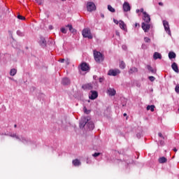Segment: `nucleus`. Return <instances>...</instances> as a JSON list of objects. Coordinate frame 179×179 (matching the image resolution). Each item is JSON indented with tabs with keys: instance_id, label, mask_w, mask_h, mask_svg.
<instances>
[{
	"instance_id": "obj_57",
	"label": "nucleus",
	"mask_w": 179,
	"mask_h": 179,
	"mask_svg": "<svg viewBox=\"0 0 179 179\" xmlns=\"http://www.w3.org/2000/svg\"><path fill=\"white\" fill-rule=\"evenodd\" d=\"M138 26H139V24L136 23V24H135V27H138Z\"/></svg>"
},
{
	"instance_id": "obj_45",
	"label": "nucleus",
	"mask_w": 179,
	"mask_h": 179,
	"mask_svg": "<svg viewBox=\"0 0 179 179\" xmlns=\"http://www.w3.org/2000/svg\"><path fill=\"white\" fill-rule=\"evenodd\" d=\"M59 62H61L62 64H64V62H65V59H61L59 60Z\"/></svg>"
},
{
	"instance_id": "obj_63",
	"label": "nucleus",
	"mask_w": 179,
	"mask_h": 179,
	"mask_svg": "<svg viewBox=\"0 0 179 179\" xmlns=\"http://www.w3.org/2000/svg\"><path fill=\"white\" fill-rule=\"evenodd\" d=\"M62 1H66V0H62Z\"/></svg>"
},
{
	"instance_id": "obj_15",
	"label": "nucleus",
	"mask_w": 179,
	"mask_h": 179,
	"mask_svg": "<svg viewBox=\"0 0 179 179\" xmlns=\"http://www.w3.org/2000/svg\"><path fill=\"white\" fill-rule=\"evenodd\" d=\"M107 93L109 96H115L117 92L114 90V88H109L107 90Z\"/></svg>"
},
{
	"instance_id": "obj_61",
	"label": "nucleus",
	"mask_w": 179,
	"mask_h": 179,
	"mask_svg": "<svg viewBox=\"0 0 179 179\" xmlns=\"http://www.w3.org/2000/svg\"><path fill=\"white\" fill-rule=\"evenodd\" d=\"M87 163H89V162H88V161H87Z\"/></svg>"
},
{
	"instance_id": "obj_9",
	"label": "nucleus",
	"mask_w": 179,
	"mask_h": 179,
	"mask_svg": "<svg viewBox=\"0 0 179 179\" xmlns=\"http://www.w3.org/2000/svg\"><path fill=\"white\" fill-rule=\"evenodd\" d=\"M141 27L145 33H148V31H149L150 29V24H146L145 22H142Z\"/></svg>"
},
{
	"instance_id": "obj_29",
	"label": "nucleus",
	"mask_w": 179,
	"mask_h": 179,
	"mask_svg": "<svg viewBox=\"0 0 179 179\" xmlns=\"http://www.w3.org/2000/svg\"><path fill=\"white\" fill-rule=\"evenodd\" d=\"M125 66H126L125 62H124V61L120 62V69H125Z\"/></svg>"
},
{
	"instance_id": "obj_32",
	"label": "nucleus",
	"mask_w": 179,
	"mask_h": 179,
	"mask_svg": "<svg viewBox=\"0 0 179 179\" xmlns=\"http://www.w3.org/2000/svg\"><path fill=\"white\" fill-rule=\"evenodd\" d=\"M60 31H61L62 33H63V34H66V33H67L66 29H65L64 27H62V28L60 29Z\"/></svg>"
},
{
	"instance_id": "obj_6",
	"label": "nucleus",
	"mask_w": 179,
	"mask_h": 179,
	"mask_svg": "<svg viewBox=\"0 0 179 179\" xmlns=\"http://www.w3.org/2000/svg\"><path fill=\"white\" fill-rule=\"evenodd\" d=\"M163 25L166 33H168L169 36H171V31L170 30V26L169 25V22L164 20Z\"/></svg>"
},
{
	"instance_id": "obj_3",
	"label": "nucleus",
	"mask_w": 179,
	"mask_h": 179,
	"mask_svg": "<svg viewBox=\"0 0 179 179\" xmlns=\"http://www.w3.org/2000/svg\"><path fill=\"white\" fill-rule=\"evenodd\" d=\"M82 35L85 38H89L90 40H92L93 38V36L92 35V33L90 32V29L85 28L82 31Z\"/></svg>"
},
{
	"instance_id": "obj_4",
	"label": "nucleus",
	"mask_w": 179,
	"mask_h": 179,
	"mask_svg": "<svg viewBox=\"0 0 179 179\" xmlns=\"http://www.w3.org/2000/svg\"><path fill=\"white\" fill-rule=\"evenodd\" d=\"M87 12H94V10H96V4L93 1H88L87 3Z\"/></svg>"
},
{
	"instance_id": "obj_40",
	"label": "nucleus",
	"mask_w": 179,
	"mask_h": 179,
	"mask_svg": "<svg viewBox=\"0 0 179 179\" xmlns=\"http://www.w3.org/2000/svg\"><path fill=\"white\" fill-rule=\"evenodd\" d=\"M65 63L66 64V65H69V64H71V60L69 59H66L65 60Z\"/></svg>"
},
{
	"instance_id": "obj_54",
	"label": "nucleus",
	"mask_w": 179,
	"mask_h": 179,
	"mask_svg": "<svg viewBox=\"0 0 179 179\" xmlns=\"http://www.w3.org/2000/svg\"><path fill=\"white\" fill-rule=\"evenodd\" d=\"M136 13H139L141 12V10L137 9V10H136Z\"/></svg>"
},
{
	"instance_id": "obj_33",
	"label": "nucleus",
	"mask_w": 179,
	"mask_h": 179,
	"mask_svg": "<svg viewBox=\"0 0 179 179\" xmlns=\"http://www.w3.org/2000/svg\"><path fill=\"white\" fill-rule=\"evenodd\" d=\"M66 27H69V31H72V30H73V27H72V24H67Z\"/></svg>"
},
{
	"instance_id": "obj_38",
	"label": "nucleus",
	"mask_w": 179,
	"mask_h": 179,
	"mask_svg": "<svg viewBox=\"0 0 179 179\" xmlns=\"http://www.w3.org/2000/svg\"><path fill=\"white\" fill-rule=\"evenodd\" d=\"M84 112L85 113V114L90 113V110H88L87 108H86V107H84Z\"/></svg>"
},
{
	"instance_id": "obj_20",
	"label": "nucleus",
	"mask_w": 179,
	"mask_h": 179,
	"mask_svg": "<svg viewBox=\"0 0 179 179\" xmlns=\"http://www.w3.org/2000/svg\"><path fill=\"white\" fill-rule=\"evenodd\" d=\"M146 68L149 72H151V73H156V69H153L152 66L147 65Z\"/></svg>"
},
{
	"instance_id": "obj_12",
	"label": "nucleus",
	"mask_w": 179,
	"mask_h": 179,
	"mask_svg": "<svg viewBox=\"0 0 179 179\" xmlns=\"http://www.w3.org/2000/svg\"><path fill=\"white\" fill-rule=\"evenodd\" d=\"M82 89H83V90H92V89H93V85L92 83L85 84L82 85Z\"/></svg>"
},
{
	"instance_id": "obj_11",
	"label": "nucleus",
	"mask_w": 179,
	"mask_h": 179,
	"mask_svg": "<svg viewBox=\"0 0 179 179\" xmlns=\"http://www.w3.org/2000/svg\"><path fill=\"white\" fill-rule=\"evenodd\" d=\"M143 19L146 24H149L150 22V15H149L148 13H143Z\"/></svg>"
},
{
	"instance_id": "obj_7",
	"label": "nucleus",
	"mask_w": 179,
	"mask_h": 179,
	"mask_svg": "<svg viewBox=\"0 0 179 179\" xmlns=\"http://www.w3.org/2000/svg\"><path fill=\"white\" fill-rule=\"evenodd\" d=\"M38 44L42 47V48H45L47 47V41L45 40V38L41 36Z\"/></svg>"
},
{
	"instance_id": "obj_22",
	"label": "nucleus",
	"mask_w": 179,
	"mask_h": 179,
	"mask_svg": "<svg viewBox=\"0 0 179 179\" xmlns=\"http://www.w3.org/2000/svg\"><path fill=\"white\" fill-rule=\"evenodd\" d=\"M158 161H159V163H160L161 164H163L164 163H167V158L164 157H162L159 158Z\"/></svg>"
},
{
	"instance_id": "obj_17",
	"label": "nucleus",
	"mask_w": 179,
	"mask_h": 179,
	"mask_svg": "<svg viewBox=\"0 0 179 179\" xmlns=\"http://www.w3.org/2000/svg\"><path fill=\"white\" fill-rule=\"evenodd\" d=\"M72 163H73V166H75L76 167H79V166H80V164H82L80 161L78 159H73Z\"/></svg>"
},
{
	"instance_id": "obj_43",
	"label": "nucleus",
	"mask_w": 179,
	"mask_h": 179,
	"mask_svg": "<svg viewBox=\"0 0 179 179\" xmlns=\"http://www.w3.org/2000/svg\"><path fill=\"white\" fill-rule=\"evenodd\" d=\"M158 136H159V138L164 139V136H163V134L162 133H158Z\"/></svg>"
},
{
	"instance_id": "obj_50",
	"label": "nucleus",
	"mask_w": 179,
	"mask_h": 179,
	"mask_svg": "<svg viewBox=\"0 0 179 179\" xmlns=\"http://www.w3.org/2000/svg\"><path fill=\"white\" fill-rule=\"evenodd\" d=\"M159 143H160V145H162V146H163V145H164V141H160Z\"/></svg>"
},
{
	"instance_id": "obj_51",
	"label": "nucleus",
	"mask_w": 179,
	"mask_h": 179,
	"mask_svg": "<svg viewBox=\"0 0 179 179\" xmlns=\"http://www.w3.org/2000/svg\"><path fill=\"white\" fill-rule=\"evenodd\" d=\"M115 34H116V36H120V32L118 31H116Z\"/></svg>"
},
{
	"instance_id": "obj_58",
	"label": "nucleus",
	"mask_w": 179,
	"mask_h": 179,
	"mask_svg": "<svg viewBox=\"0 0 179 179\" xmlns=\"http://www.w3.org/2000/svg\"><path fill=\"white\" fill-rule=\"evenodd\" d=\"M173 152H178V150H177V148H173Z\"/></svg>"
},
{
	"instance_id": "obj_52",
	"label": "nucleus",
	"mask_w": 179,
	"mask_h": 179,
	"mask_svg": "<svg viewBox=\"0 0 179 179\" xmlns=\"http://www.w3.org/2000/svg\"><path fill=\"white\" fill-rule=\"evenodd\" d=\"M145 47H146V45H145V44H143L142 46H141V48H142L143 49H145Z\"/></svg>"
},
{
	"instance_id": "obj_18",
	"label": "nucleus",
	"mask_w": 179,
	"mask_h": 179,
	"mask_svg": "<svg viewBox=\"0 0 179 179\" xmlns=\"http://www.w3.org/2000/svg\"><path fill=\"white\" fill-rule=\"evenodd\" d=\"M136 72H138V68H136V67H131L129 70V75H132L133 73H135Z\"/></svg>"
},
{
	"instance_id": "obj_23",
	"label": "nucleus",
	"mask_w": 179,
	"mask_h": 179,
	"mask_svg": "<svg viewBox=\"0 0 179 179\" xmlns=\"http://www.w3.org/2000/svg\"><path fill=\"white\" fill-rule=\"evenodd\" d=\"M176 57H177V55H176V52H169V59H173L174 58H176Z\"/></svg>"
},
{
	"instance_id": "obj_5",
	"label": "nucleus",
	"mask_w": 179,
	"mask_h": 179,
	"mask_svg": "<svg viewBox=\"0 0 179 179\" xmlns=\"http://www.w3.org/2000/svg\"><path fill=\"white\" fill-rule=\"evenodd\" d=\"M80 68L83 72H87V71H90V66L86 62H83L80 65Z\"/></svg>"
},
{
	"instance_id": "obj_36",
	"label": "nucleus",
	"mask_w": 179,
	"mask_h": 179,
	"mask_svg": "<svg viewBox=\"0 0 179 179\" xmlns=\"http://www.w3.org/2000/svg\"><path fill=\"white\" fill-rule=\"evenodd\" d=\"M17 17V19H20V20H24L26 19V17H24L20 15H18Z\"/></svg>"
},
{
	"instance_id": "obj_53",
	"label": "nucleus",
	"mask_w": 179,
	"mask_h": 179,
	"mask_svg": "<svg viewBox=\"0 0 179 179\" xmlns=\"http://www.w3.org/2000/svg\"><path fill=\"white\" fill-rule=\"evenodd\" d=\"M101 17H102V19H104V14L101 13Z\"/></svg>"
},
{
	"instance_id": "obj_31",
	"label": "nucleus",
	"mask_w": 179,
	"mask_h": 179,
	"mask_svg": "<svg viewBox=\"0 0 179 179\" xmlns=\"http://www.w3.org/2000/svg\"><path fill=\"white\" fill-rule=\"evenodd\" d=\"M17 36H20V37H24V33L22 32L20 30L17 31Z\"/></svg>"
},
{
	"instance_id": "obj_10",
	"label": "nucleus",
	"mask_w": 179,
	"mask_h": 179,
	"mask_svg": "<svg viewBox=\"0 0 179 179\" xmlns=\"http://www.w3.org/2000/svg\"><path fill=\"white\" fill-rule=\"evenodd\" d=\"M123 10L124 12H129V10H131V6L129 5V3L125 1L123 3Z\"/></svg>"
},
{
	"instance_id": "obj_44",
	"label": "nucleus",
	"mask_w": 179,
	"mask_h": 179,
	"mask_svg": "<svg viewBox=\"0 0 179 179\" xmlns=\"http://www.w3.org/2000/svg\"><path fill=\"white\" fill-rule=\"evenodd\" d=\"M122 50H127V45H122Z\"/></svg>"
},
{
	"instance_id": "obj_42",
	"label": "nucleus",
	"mask_w": 179,
	"mask_h": 179,
	"mask_svg": "<svg viewBox=\"0 0 179 179\" xmlns=\"http://www.w3.org/2000/svg\"><path fill=\"white\" fill-rule=\"evenodd\" d=\"M103 81H104V78H103V77L99 78V83H103Z\"/></svg>"
},
{
	"instance_id": "obj_1",
	"label": "nucleus",
	"mask_w": 179,
	"mask_h": 179,
	"mask_svg": "<svg viewBox=\"0 0 179 179\" xmlns=\"http://www.w3.org/2000/svg\"><path fill=\"white\" fill-rule=\"evenodd\" d=\"M86 125L90 131L94 129V124L93 122L90 121V117H84L81 118L80 121V128H85Z\"/></svg>"
},
{
	"instance_id": "obj_47",
	"label": "nucleus",
	"mask_w": 179,
	"mask_h": 179,
	"mask_svg": "<svg viewBox=\"0 0 179 179\" xmlns=\"http://www.w3.org/2000/svg\"><path fill=\"white\" fill-rule=\"evenodd\" d=\"M113 22H114V23H115V24H118V20L114 19Z\"/></svg>"
},
{
	"instance_id": "obj_14",
	"label": "nucleus",
	"mask_w": 179,
	"mask_h": 179,
	"mask_svg": "<svg viewBox=\"0 0 179 179\" xmlns=\"http://www.w3.org/2000/svg\"><path fill=\"white\" fill-rule=\"evenodd\" d=\"M62 84L64 85V86H68V85L71 84V80L68 78H64L62 80Z\"/></svg>"
},
{
	"instance_id": "obj_8",
	"label": "nucleus",
	"mask_w": 179,
	"mask_h": 179,
	"mask_svg": "<svg viewBox=\"0 0 179 179\" xmlns=\"http://www.w3.org/2000/svg\"><path fill=\"white\" fill-rule=\"evenodd\" d=\"M119 73H121L120 69H113L109 70L108 75H109V76H117Z\"/></svg>"
},
{
	"instance_id": "obj_48",
	"label": "nucleus",
	"mask_w": 179,
	"mask_h": 179,
	"mask_svg": "<svg viewBox=\"0 0 179 179\" xmlns=\"http://www.w3.org/2000/svg\"><path fill=\"white\" fill-rule=\"evenodd\" d=\"M71 33H76V29H73L71 31Z\"/></svg>"
},
{
	"instance_id": "obj_25",
	"label": "nucleus",
	"mask_w": 179,
	"mask_h": 179,
	"mask_svg": "<svg viewBox=\"0 0 179 179\" xmlns=\"http://www.w3.org/2000/svg\"><path fill=\"white\" fill-rule=\"evenodd\" d=\"M8 136H10L11 138H15V139H17L18 141H22V139H20L19 136L16 135V134H8Z\"/></svg>"
},
{
	"instance_id": "obj_27",
	"label": "nucleus",
	"mask_w": 179,
	"mask_h": 179,
	"mask_svg": "<svg viewBox=\"0 0 179 179\" xmlns=\"http://www.w3.org/2000/svg\"><path fill=\"white\" fill-rule=\"evenodd\" d=\"M108 10H109V12H111L112 13H114V12H115V8H113L111 5H108Z\"/></svg>"
},
{
	"instance_id": "obj_16",
	"label": "nucleus",
	"mask_w": 179,
	"mask_h": 179,
	"mask_svg": "<svg viewBox=\"0 0 179 179\" xmlns=\"http://www.w3.org/2000/svg\"><path fill=\"white\" fill-rule=\"evenodd\" d=\"M172 69L176 72V73H179V70H178V66L177 65V63L173 62L171 65Z\"/></svg>"
},
{
	"instance_id": "obj_26",
	"label": "nucleus",
	"mask_w": 179,
	"mask_h": 179,
	"mask_svg": "<svg viewBox=\"0 0 179 179\" xmlns=\"http://www.w3.org/2000/svg\"><path fill=\"white\" fill-rule=\"evenodd\" d=\"M17 71L15 69H12L10 71V76H15Z\"/></svg>"
},
{
	"instance_id": "obj_62",
	"label": "nucleus",
	"mask_w": 179,
	"mask_h": 179,
	"mask_svg": "<svg viewBox=\"0 0 179 179\" xmlns=\"http://www.w3.org/2000/svg\"><path fill=\"white\" fill-rule=\"evenodd\" d=\"M87 163H89V162H88V161H87Z\"/></svg>"
},
{
	"instance_id": "obj_39",
	"label": "nucleus",
	"mask_w": 179,
	"mask_h": 179,
	"mask_svg": "<svg viewBox=\"0 0 179 179\" xmlns=\"http://www.w3.org/2000/svg\"><path fill=\"white\" fill-rule=\"evenodd\" d=\"M175 91L177 92V93H179V85H177L175 87Z\"/></svg>"
},
{
	"instance_id": "obj_2",
	"label": "nucleus",
	"mask_w": 179,
	"mask_h": 179,
	"mask_svg": "<svg viewBox=\"0 0 179 179\" xmlns=\"http://www.w3.org/2000/svg\"><path fill=\"white\" fill-rule=\"evenodd\" d=\"M94 58L96 62H98L99 64V62H103V61L104 60V59L103 58V54L96 50H94Z\"/></svg>"
},
{
	"instance_id": "obj_35",
	"label": "nucleus",
	"mask_w": 179,
	"mask_h": 179,
	"mask_svg": "<svg viewBox=\"0 0 179 179\" xmlns=\"http://www.w3.org/2000/svg\"><path fill=\"white\" fill-rule=\"evenodd\" d=\"M100 155H101V153L95 152V153L92 154V156H93V157H99V156H100Z\"/></svg>"
},
{
	"instance_id": "obj_49",
	"label": "nucleus",
	"mask_w": 179,
	"mask_h": 179,
	"mask_svg": "<svg viewBox=\"0 0 179 179\" xmlns=\"http://www.w3.org/2000/svg\"><path fill=\"white\" fill-rule=\"evenodd\" d=\"M0 135H5L6 136H8L9 134L0 133Z\"/></svg>"
},
{
	"instance_id": "obj_30",
	"label": "nucleus",
	"mask_w": 179,
	"mask_h": 179,
	"mask_svg": "<svg viewBox=\"0 0 179 179\" xmlns=\"http://www.w3.org/2000/svg\"><path fill=\"white\" fill-rule=\"evenodd\" d=\"M121 102L122 107H125V106H127V99H125V98H122L121 99Z\"/></svg>"
},
{
	"instance_id": "obj_41",
	"label": "nucleus",
	"mask_w": 179,
	"mask_h": 179,
	"mask_svg": "<svg viewBox=\"0 0 179 179\" xmlns=\"http://www.w3.org/2000/svg\"><path fill=\"white\" fill-rule=\"evenodd\" d=\"M35 1H36V3H37L38 5H41V3H43V2L41 1V0H35Z\"/></svg>"
},
{
	"instance_id": "obj_59",
	"label": "nucleus",
	"mask_w": 179,
	"mask_h": 179,
	"mask_svg": "<svg viewBox=\"0 0 179 179\" xmlns=\"http://www.w3.org/2000/svg\"><path fill=\"white\" fill-rule=\"evenodd\" d=\"M124 117H127V113H124Z\"/></svg>"
},
{
	"instance_id": "obj_13",
	"label": "nucleus",
	"mask_w": 179,
	"mask_h": 179,
	"mask_svg": "<svg viewBox=\"0 0 179 179\" xmlns=\"http://www.w3.org/2000/svg\"><path fill=\"white\" fill-rule=\"evenodd\" d=\"M91 96H90V100H95V99H97L99 96V94L97 93L96 91H91Z\"/></svg>"
},
{
	"instance_id": "obj_24",
	"label": "nucleus",
	"mask_w": 179,
	"mask_h": 179,
	"mask_svg": "<svg viewBox=\"0 0 179 179\" xmlns=\"http://www.w3.org/2000/svg\"><path fill=\"white\" fill-rule=\"evenodd\" d=\"M119 24H120V29H122V30H125V23L124 22V21L122 20L119 21Z\"/></svg>"
},
{
	"instance_id": "obj_37",
	"label": "nucleus",
	"mask_w": 179,
	"mask_h": 179,
	"mask_svg": "<svg viewBox=\"0 0 179 179\" xmlns=\"http://www.w3.org/2000/svg\"><path fill=\"white\" fill-rule=\"evenodd\" d=\"M144 41L145 43H150V38H148V37H145L144 38Z\"/></svg>"
},
{
	"instance_id": "obj_21",
	"label": "nucleus",
	"mask_w": 179,
	"mask_h": 179,
	"mask_svg": "<svg viewBox=\"0 0 179 179\" xmlns=\"http://www.w3.org/2000/svg\"><path fill=\"white\" fill-rule=\"evenodd\" d=\"M20 139L21 141H20V142H22L24 143V145H27V143L30 142V140L29 138H26L25 137H22Z\"/></svg>"
},
{
	"instance_id": "obj_60",
	"label": "nucleus",
	"mask_w": 179,
	"mask_h": 179,
	"mask_svg": "<svg viewBox=\"0 0 179 179\" xmlns=\"http://www.w3.org/2000/svg\"><path fill=\"white\" fill-rule=\"evenodd\" d=\"M17 124H15L14 125V128H17Z\"/></svg>"
},
{
	"instance_id": "obj_46",
	"label": "nucleus",
	"mask_w": 179,
	"mask_h": 179,
	"mask_svg": "<svg viewBox=\"0 0 179 179\" xmlns=\"http://www.w3.org/2000/svg\"><path fill=\"white\" fill-rule=\"evenodd\" d=\"M140 12H141V13H143V15L144 13H146V11L143 10V8H141Z\"/></svg>"
},
{
	"instance_id": "obj_28",
	"label": "nucleus",
	"mask_w": 179,
	"mask_h": 179,
	"mask_svg": "<svg viewBox=\"0 0 179 179\" xmlns=\"http://www.w3.org/2000/svg\"><path fill=\"white\" fill-rule=\"evenodd\" d=\"M147 110H150V111H152V113H153V111H155V105L148 106Z\"/></svg>"
},
{
	"instance_id": "obj_19",
	"label": "nucleus",
	"mask_w": 179,
	"mask_h": 179,
	"mask_svg": "<svg viewBox=\"0 0 179 179\" xmlns=\"http://www.w3.org/2000/svg\"><path fill=\"white\" fill-rule=\"evenodd\" d=\"M154 59H162V54L155 52L153 55Z\"/></svg>"
},
{
	"instance_id": "obj_56",
	"label": "nucleus",
	"mask_w": 179,
	"mask_h": 179,
	"mask_svg": "<svg viewBox=\"0 0 179 179\" xmlns=\"http://www.w3.org/2000/svg\"><path fill=\"white\" fill-rule=\"evenodd\" d=\"M93 78L96 80V79H97V76H94Z\"/></svg>"
},
{
	"instance_id": "obj_55",
	"label": "nucleus",
	"mask_w": 179,
	"mask_h": 179,
	"mask_svg": "<svg viewBox=\"0 0 179 179\" xmlns=\"http://www.w3.org/2000/svg\"><path fill=\"white\" fill-rule=\"evenodd\" d=\"M159 5L160 6H163V3H162V2H159Z\"/></svg>"
},
{
	"instance_id": "obj_34",
	"label": "nucleus",
	"mask_w": 179,
	"mask_h": 179,
	"mask_svg": "<svg viewBox=\"0 0 179 179\" xmlns=\"http://www.w3.org/2000/svg\"><path fill=\"white\" fill-rule=\"evenodd\" d=\"M149 80H150V82H155V80H156V78H155L154 76H149L148 77Z\"/></svg>"
}]
</instances>
